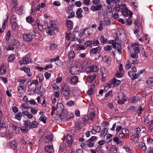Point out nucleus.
<instances>
[{"label":"nucleus","instance_id":"nucleus-1","mask_svg":"<svg viewBox=\"0 0 153 153\" xmlns=\"http://www.w3.org/2000/svg\"><path fill=\"white\" fill-rule=\"evenodd\" d=\"M60 91L62 94L66 97H70L71 91L70 87L67 84H65L62 87Z\"/></svg>","mask_w":153,"mask_h":153},{"label":"nucleus","instance_id":"nucleus-2","mask_svg":"<svg viewBox=\"0 0 153 153\" xmlns=\"http://www.w3.org/2000/svg\"><path fill=\"white\" fill-rule=\"evenodd\" d=\"M120 82V80L116 79L115 78H114L106 85L105 89L108 88H110L119 85Z\"/></svg>","mask_w":153,"mask_h":153},{"label":"nucleus","instance_id":"nucleus-3","mask_svg":"<svg viewBox=\"0 0 153 153\" xmlns=\"http://www.w3.org/2000/svg\"><path fill=\"white\" fill-rule=\"evenodd\" d=\"M121 7L122 9V14L125 16H128V18H130L131 17L132 15L131 13V12H129L128 9L126 7V5L125 4H121Z\"/></svg>","mask_w":153,"mask_h":153},{"label":"nucleus","instance_id":"nucleus-4","mask_svg":"<svg viewBox=\"0 0 153 153\" xmlns=\"http://www.w3.org/2000/svg\"><path fill=\"white\" fill-rule=\"evenodd\" d=\"M117 98H118L117 103L119 104L122 105L127 100L126 97L123 93L121 92L118 94Z\"/></svg>","mask_w":153,"mask_h":153},{"label":"nucleus","instance_id":"nucleus-5","mask_svg":"<svg viewBox=\"0 0 153 153\" xmlns=\"http://www.w3.org/2000/svg\"><path fill=\"white\" fill-rule=\"evenodd\" d=\"M35 33L32 31L28 33L25 34L23 35V39L27 42H30L35 37Z\"/></svg>","mask_w":153,"mask_h":153},{"label":"nucleus","instance_id":"nucleus-6","mask_svg":"<svg viewBox=\"0 0 153 153\" xmlns=\"http://www.w3.org/2000/svg\"><path fill=\"white\" fill-rule=\"evenodd\" d=\"M98 70L97 67L95 65H92L86 68L85 71L87 73L96 72Z\"/></svg>","mask_w":153,"mask_h":153},{"label":"nucleus","instance_id":"nucleus-7","mask_svg":"<svg viewBox=\"0 0 153 153\" xmlns=\"http://www.w3.org/2000/svg\"><path fill=\"white\" fill-rule=\"evenodd\" d=\"M102 21L103 26L105 28L110 26L111 25V22L110 19L107 16H104V19Z\"/></svg>","mask_w":153,"mask_h":153},{"label":"nucleus","instance_id":"nucleus-8","mask_svg":"<svg viewBox=\"0 0 153 153\" xmlns=\"http://www.w3.org/2000/svg\"><path fill=\"white\" fill-rule=\"evenodd\" d=\"M140 131V128L139 127L136 128L135 130V133L133 136H134V140H135L136 139V142H135V143H137L138 142V139L139 137V134Z\"/></svg>","mask_w":153,"mask_h":153},{"label":"nucleus","instance_id":"nucleus-9","mask_svg":"<svg viewBox=\"0 0 153 153\" xmlns=\"http://www.w3.org/2000/svg\"><path fill=\"white\" fill-rule=\"evenodd\" d=\"M78 82V77L76 76H71L68 80V82L72 85H75Z\"/></svg>","mask_w":153,"mask_h":153},{"label":"nucleus","instance_id":"nucleus-10","mask_svg":"<svg viewBox=\"0 0 153 153\" xmlns=\"http://www.w3.org/2000/svg\"><path fill=\"white\" fill-rule=\"evenodd\" d=\"M97 139V137L95 136H93L89 139L87 141V145L90 147H92L94 144V141Z\"/></svg>","mask_w":153,"mask_h":153},{"label":"nucleus","instance_id":"nucleus-11","mask_svg":"<svg viewBox=\"0 0 153 153\" xmlns=\"http://www.w3.org/2000/svg\"><path fill=\"white\" fill-rule=\"evenodd\" d=\"M73 141V140L72 139L71 135L70 134H68L66 139L65 144L67 145V146L69 147H70Z\"/></svg>","mask_w":153,"mask_h":153},{"label":"nucleus","instance_id":"nucleus-12","mask_svg":"<svg viewBox=\"0 0 153 153\" xmlns=\"http://www.w3.org/2000/svg\"><path fill=\"white\" fill-rule=\"evenodd\" d=\"M101 75L102 76L101 80L102 81L105 80L106 76H107V72L105 68L102 67L101 69Z\"/></svg>","mask_w":153,"mask_h":153},{"label":"nucleus","instance_id":"nucleus-13","mask_svg":"<svg viewBox=\"0 0 153 153\" xmlns=\"http://www.w3.org/2000/svg\"><path fill=\"white\" fill-rule=\"evenodd\" d=\"M32 60L31 59L27 57H25L20 60L19 63L21 65H22L23 64H28Z\"/></svg>","mask_w":153,"mask_h":153},{"label":"nucleus","instance_id":"nucleus-14","mask_svg":"<svg viewBox=\"0 0 153 153\" xmlns=\"http://www.w3.org/2000/svg\"><path fill=\"white\" fill-rule=\"evenodd\" d=\"M70 73L73 74H76L79 72V68L76 66L71 67L70 69Z\"/></svg>","mask_w":153,"mask_h":153},{"label":"nucleus","instance_id":"nucleus-15","mask_svg":"<svg viewBox=\"0 0 153 153\" xmlns=\"http://www.w3.org/2000/svg\"><path fill=\"white\" fill-rule=\"evenodd\" d=\"M56 110L57 112L60 113H62L63 111L64 107L62 103H58L56 105Z\"/></svg>","mask_w":153,"mask_h":153},{"label":"nucleus","instance_id":"nucleus-16","mask_svg":"<svg viewBox=\"0 0 153 153\" xmlns=\"http://www.w3.org/2000/svg\"><path fill=\"white\" fill-rule=\"evenodd\" d=\"M21 108L22 111V113L24 114L26 113L27 111H26V110L29 109L30 108V107L27 105L26 104L23 103L22 104L21 106Z\"/></svg>","mask_w":153,"mask_h":153},{"label":"nucleus","instance_id":"nucleus-17","mask_svg":"<svg viewBox=\"0 0 153 153\" xmlns=\"http://www.w3.org/2000/svg\"><path fill=\"white\" fill-rule=\"evenodd\" d=\"M128 74L132 80L137 78L139 76V74H136L135 73H133V72H131V71H129Z\"/></svg>","mask_w":153,"mask_h":153},{"label":"nucleus","instance_id":"nucleus-18","mask_svg":"<svg viewBox=\"0 0 153 153\" xmlns=\"http://www.w3.org/2000/svg\"><path fill=\"white\" fill-rule=\"evenodd\" d=\"M45 150L48 153H53L54 152L52 145L46 146L45 147Z\"/></svg>","mask_w":153,"mask_h":153},{"label":"nucleus","instance_id":"nucleus-19","mask_svg":"<svg viewBox=\"0 0 153 153\" xmlns=\"http://www.w3.org/2000/svg\"><path fill=\"white\" fill-rule=\"evenodd\" d=\"M9 143L10 147L13 149H16L17 144L16 141L12 140L9 141Z\"/></svg>","mask_w":153,"mask_h":153},{"label":"nucleus","instance_id":"nucleus-20","mask_svg":"<svg viewBox=\"0 0 153 153\" xmlns=\"http://www.w3.org/2000/svg\"><path fill=\"white\" fill-rule=\"evenodd\" d=\"M102 7V5L101 4L96 6L92 5L91 6L90 9L92 11H96L100 10Z\"/></svg>","mask_w":153,"mask_h":153},{"label":"nucleus","instance_id":"nucleus-21","mask_svg":"<svg viewBox=\"0 0 153 153\" xmlns=\"http://www.w3.org/2000/svg\"><path fill=\"white\" fill-rule=\"evenodd\" d=\"M20 70L22 71H24L25 72L27 73V75L28 77H31L32 75V74L30 72V70L29 68L27 67H23L20 68Z\"/></svg>","mask_w":153,"mask_h":153},{"label":"nucleus","instance_id":"nucleus-22","mask_svg":"<svg viewBox=\"0 0 153 153\" xmlns=\"http://www.w3.org/2000/svg\"><path fill=\"white\" fill-rule=\"evenodd\" d=\"M18 91L20 93H23L25 91V87L24 84L21 83L18 88Z\"/></svg>","mask_w":153,"mask_h":153},{"label":"nucleus","instance_id":"nucleus-23","mask_svg":"<svg viewBox=\"0 0 153 153\" xmlns=\"http://www.w3.org/2000/svg\"><path fill=\"white\" fill-rule=\"evenodd\" d=\"M53 139V136L51 134L46 135L45 137L44 140L46 143H49L52 141Z\"/></svg>","mask_w":153,"mask_h":153},{"label":"nucleus","instance_id":"nucleus-24","mask_svg":"<svg viewBox=\"0 0 153 153\" xmlns=\"http://www.w3.org/2000/svg\"><path fill=\"white\" fill-rule=\"evenodd\" d=\"M66 26L69 30H71L73 27L74 24L72 21L70 20H67L66 22Z\"/></svg>","mask_w":153,"mask_h":153},{"label":"nucleus","instance_id":"nucleus-25","mask_svg":"<svg viewBox=\"0 0 153 153\" xmlns=\"http://www.w3.org/2000/svg\"><path fill=\"white\" fill-rule=\"evenodd\" d=\"M101 49V48L100 46H98L95 48L91 49L90 50V53L92 54H94L97 53H98V52L100 51Z\"/></svg>","mask_w":153,"mask_h":153},{"label":"nucleus","instance_id":"nucleus-26","mask_svg":"<svg viewBox=\"0 0 153 153\" xmlns=\"http://www.w3.org/2000/svg\"><path fill=\"white\" fill-rule=\"evenodd\" d=\"M101 130V128L99 126H95L93 128L91 132L94 134H95L97 132H99Z\"/></svg>","mask_w":153,"mask_h":153},{"label":"nucleus","instance_id":"nucleus-27","mask_svg":"<svg viewBox=\"0 0 153 153\" xmlns=\"http://www.w3.org/2000/svg\"><path fill=\"white\" fill-rule=\"evenodd\" d=\"M82 10L81 8H79L76 12V16L78 19L81 18L82 16Z\"/></svg>","mask_w":153,"mask_h":153},{"label":"nucleus","instance_id":"nucleus-28","mask_svg":"<svg viewBox=\"0 0 153 153\" xmlns=\"http://www.w3.org/2000/svg\"><path fill=\"white\" fill-rule=\"evenodd\" d=\"M68 56L70 60L72 59H73L75 57V54L74 52L73 51H70L68 53Z\"/></svg>","mask_w":153,"mask_h":153},{"label":"nucleus","instance_id":"nucleus-29","mask_svg":"<svg viewBox=\"0 0 153 153\" xmlns=\"http://www.w3.org/2000/svg\"><path fill=\"white\" fill-rule=\"evenodd\" d=\"M96 77V75L94 73L92 76H88L87 77V80L90 83Z\"/></svg>","mask_w":153,"mask_h":153},{"label":"nucleus","instance_id":"nucleus-30","mask_svg":"<svg viewBox=\"0 0 153 153\" xmlns=\"http://www.w3.org/2000/svg\"><path fill=\"white\" fill-rule=\"evenodd\" d=\"M6 71V68L4 64H2L0 68V74L3 75Z\"/></svg>","mask_w":153,"mask_h":153},{"label":"nucleus","instance_id":"nucleus-31","mask_svg":"<svg viewBox=\"0 0 153 153\" xmlns=\"http://www.w3.org/2000/svg\"><path fill=\"white\" fill-rule=\"evenodd\" d=\"M10 44L13 46H16V47H18L20 44L18 41L15 39L12 40L10 42Z\"/></svg>","mask_w":153,"mask_h":153},{"label":"nucleus","instance_id":"nucleus-32","mask_svg":"<svg viewBox=\"0 0 153 153\" xmlns=\"http://www.w3.org/2000/svg\"><path fill=\"white\" fill-rule=\"evenodd\" d=\"M139 100L137 97H134L130 98L129 100V102L131 103H134L137 102Z\"/></svg>","mask_w":153,"mask_h":153},{"label":"nucleus","instance_id":"nucleus-33","mask_svg":"<svg viewBox=\"0 0 153 153\" xmlns=\"http://www.w3.org/2000/svg\"><path fill=\"white\" fill-rule=\"evenodd\" d=\"M85 49V47L82 45L76 44V50L77 51L84 50Z\"/></svg>","mask_w":153,"mask_h":153},{"label":"nucleus","instance_id":"nucleus-34","mask_svg":"<svg viewBox=\"0 0 153 153\" xmlns=\"http://www.w3.org/2000/svg\"><path fill=\"white\" fill-rule=\"evenodd\" d=\"M117 44L118 45V46L117 47L115 44L113 43V48H117V51H118V53L120 54H121V51L120 50V48H121V45L120 44Z\"/></svg>","mask_w":153,"mask_h":153},{"label":"nucleus","instance_id":"nucleus-35","mask_svg":"<svg viewBox=\"0 0 153 153\" xmlns=\"http://www.w3.org/2000/svg\"><path fill=\"white\" fill-rule=\"evenodd\" d=\"M92 41H87L84 43V45L85 48L91 47L92 45Z\"/></svg>","mask_w":153,"mask_h":153},{"label":"nucleus","instance_id":"nucleus-36","mask_svg":"<svg viewBox=\"0 0 153 153\" xmlns=\"http://www.w3.org/2000/svg\"><path fill=\"white\" fill-rule=\"evenodd\" d=\"M38 125V122L36 121H33L31 123L30 128H34L36 127Z\"/></svg>","mask_w":153,"mask_h":153},{"label":"nucleus","instance_id":"nucleus-37","mask_svg":"<svg viewBox=\"0 0 153 153\" xmlns=\"http://www.w3.org/2000/svg\"><path fill=\"white\" fill-rule=\"evenodd\" d=\"M104 27V26L102 21L101 20L99 22V26L98 27L97 29L99 31H102V30Z\"/></svg>","mask_w":153,"mask_h":153},{"label":"nucleus","instance_id":"nucleus-38","mask_svg":"<svg viewBox=\"0 0 153 153\" xmlns=\"http://www.w3.org/2000/svg\"><path fill=\"white\" fill-rule=\"evenodd\" d=\"M108 132V130L106 128H104L102 129L101 131V135L102 137L105 136Z\"/></svg>","mask_w":153,"mask_h":153},{"label":"nucleus","instance_id":"nucleus-39","mask_svg":"<svg viewBox=\"0 0 153 153\" xmlns=\"http://www.w3.org/2000/svg\"><path fill=\"white\" fill-rule=\"evenodd\" d=\"M13 134L11 132H8V133L6 134V138L7 139H11L12 138Z\"/></svg>","mask_w":153,"mask_h":153},{"label":"nucleus","instance_id":"nucleus-40","mask_svg":"<svg viewBox=\"0 0 153 153\" xmlns=\"http://www.w3.org/2000/svg\"><path fill=\"white\" fill-rule=\"evenodd\" d=\"M49 24L51 25L48 26V27H49V28H55L56 27V22L55 21H51L49 23Z\"/></svg>","mask_w":153,"mask_h":153},{"label":"nucleus","instance_id":"nucleus-41","mask_svg":"<svg viewBox=\"0 0 153 153\" xmlns=\"http://www.w3.org/2000/svg\"><path fill=\"white\" fill-rule=\"evenodd\" d=\"M95 113L94 112H91L88 116V119L91 121H92L94 117Z\"/></svg>","mask_w":153,"mask_h":153},{"label":"nucleus","instance_id":"nucleus-42","mask_svg":"<svg viewBox=\"0 0 153 153\" xmlns=\"http://www.w3.org/2000/svg\"><path fill=\"white\" fill-rule=\"evenodd\" d=\"M146 83L147 85H151L152 83H153V77H150L148 78Z\"/></svg>","mask_w":153,"mask_h":153},{"label":"nucleus","instance_id":"nucleus-43","mask_svg":"<svg viewBox=\"0 0 153 153\" xmlns=\"http://www.w3.org/2000/svg\"><path fill=\"white\" fill-rule=\"evenodd\" d=\"M22 117V113L19 112L16 114L15 118L18 120H20L21 119Z\"/></svg>","mask_w":153,"mask_h":153},{"label":"nucleus","instance_id":"nucleus-44","mask_svg":"<svg viewBox=\"0 0 153 153\" xmlns=\"http://www.w3.org/2000/svg\"><path fill=\"white\" fill-rule=\"evenodd\" d=\"M24 124L26 127L29 129L30 128L31 122L30 121L28 120L26 121L25 122Z\"/></svg>","mask_w":153,"mask_h":153},{"label":"nucleus","instance_id":"nucleus-45","mask_svg":"<svg viewBox=\"0 0 153 153\" xmlns=\"http://www.w3.org/2000/svg\"><path fill=\"white\" fill-rule=\"evenodd\" d=\"M143 110V109L142 108V106L141 105H140L138 108L137 110V115L138 116H141Z\"/></svg>","mask_w":153,"mask_h":153},{"label":"nucleus","instance_id":"nucleus-46","mask_svg":"<svg viewBox=\"0 0 153 153\" xmlns=\"http://www.w3.org/2000/svg\"><path fill=\"white\" fill-rule=\"evenodd\" d=\"M150 123L148 122L147 125L148 126V128L149 132H153V126Z\"/></svg>","mask_w":153,"mask_h":153},{"label":"nucleus","instance_id":"nucleus-47","mask_svg":"<svg viewBox=\"0 0 153 153\" xmlns=\"http://www.w3.org/2000/svg\"><path fill=\"white\" fill-rule=\"evenodd\" d=\"M20 129L22 132L23 133L27 132L30 129L27 128L25 127L22 126L20 127Z\"/></svg>","mask_w":153,"mask_h":153},{"label":"nucleus","instance_id":"nucleus-48","mask_svg":"<svg viewBox=\"0 0 153 153\" xmlns=\"http://www.w3.org/2000/svg\"><path fill=\"white\" fill-rule=\"evenodd\" d=\"M102 60L104 62H107L110 60V58L108 56L105 55L102 57Z\"/></svg>","mask_w":153,"mask_h":153},{"label":"nucleus","instance_id":"nucleus-49","mask_svg":"<svg viewBox=\"0 0 153 153\" xmlns=\"http://www.w3.org/2000/svg\"><path fill=\"white\" fill-rule=\"evenodd\" d=\"M26 21L27 22L29 23H32L33 21V19L32 17L29 16L26 18Z\"/></svg>","mask_w":153,"mask_h":153},{"label":"nucleus","instance_id":"nucleus-50","mask_svg":"<svg viewBox=\"0 0 153 153\" xmlns=\"http://www.w3.org/2000/svg\"><path fill=\"white\" fill-rule=\"evenodd\" d=\"M15 132L16 134H19L20 132V129L19 127L15 125L13 126Z\"/></svg>","mask_w":153,"mask_h":153},{"label":"nucleus","instance_id":"nucleus-51","mask_svg":"<svg viewBox=\"0 0 153 153\" xmlns=\"http://www.w3.org/2000/svg\"><path fill=\"white\" fill-rule=\"evenodd\" d=\"M46 32L47 33L51 36L54 33L53 30L51 29H48L46 30Z\"/></svg>","mask_w":153,"mask_h":153},{"label":"nucleus","instance_id":"nucleus-52","mask_svg":"<svg viewBox=\"0 0 153 153\" xmlns=\"http://www.w3.org/2000/svg\"><path fill=\"white\" fill-rule=\"evenodd\" d=\"M112 135L111 134H108L106 136L107 140L108 142L111 141L112 140Z\"/></svg>","mask_w":153,"mask_h":153},{"label":"nucleus","instance_id":"nucleus-53","mask_svg":"<svg viewBox=\"0 0 153 153\" xmlns=\"http://www.w3.org/2000/svg\"><path fill=\"white\" fill-rule=\"evenodd\" d=\"M15 57L13 54H11L9 56L8 60L9 62H12L15 59Z\"/></svg>","mask_w":153,"mask_h":153},{"label":"nucleus","instance_id":"nucleus-54","mask_svg":"<svg viewBox=\"0 0 153 153\" xmlns=\"http://www.w3.org/2000/svg\"><path fill=\"white\" fill-rule=\"evenodd\" d=\"M110 152L112 153H117V147L114 146H112V149Z\"/></svg>","mask_w":153,"mask_h":153},{"label":"nucleus","instance_id":"nucleus-55","mask_svg":"<svg viewBox=\"0 0 153 153\" xmlns=\"http://www.w3.org/2000/svg\"><path fill=\"white\" fill-rule=\"evenodd\" d=\"M93 45L94 46H98L100 45V43L98 40L94 39L93 40L92 43Z\"/></svg>","mask_w":153,"mask_h":153},{"label":"nucleus","instance_id":"nucleus-56","mask_svg":"<svg viewBox=\"0 0 153 153\" xmlns=\"http://www.w3.org/2000/svg\"><path fill=\"white\" fill-rule=\"evenodd\" d=\"M100 41L101 43H105L107 41V39L105 38L104 36L102 35L100 38Z\"/></svg>","mask_w":153,"mask_h":153},{"label":"nucleus","instance_id":"nucleus-57","mask_svg":"<svg viewBox=\"0 0 153 153\" xmlns=\"http://www.w3.org/2000/svg\"><path fill=\"white\" fill-rule=\"evenodd\" d=\"M124 71H123L121 72L117 73L116 74L115 76L117 78L122 77L123 76V74H124Z\"/></svg>","mask_w":153,"mask_h":153},{"label":"nucleus","instance_id":"nucleus-58","mask_svg":"<svg viewBox=\"0 0 153 153\" xmlns=\"http://www.w3.org/2000/svg\"><path fill=\"white\" fill-rule=\"evenodd\" d=\"M104 49L106 51H110L112 49V46L110 45L106 46L104 47Z\"/></svg>","mask_w":153,"mask_h":153},{"label":"nucleus","instance_id":"nucleus-59","mask_svg":"<svg viewBox=\"0 0 153 153\" xmlns=\"http://www.w3.org/2000/svg\"><path fill=\"white\" fill-rule=\"evenodd\" d=\"M140 145H141V149L143 151H145L146 150V147L144 143L141 142L140 143Z\"/></svg>","mask_w":153,"mask_h":153},{"label":"nucleus","instance_id":"nucleus-60","mask_svg":"<svg viewBox=\"0 0 153 153\" xmlns=\"http://www.w3.org/2000/svg\"><path fill=\"white\" fill-rule=\"evenodd\" d=\"M39 120L42 121L44 123H46L47 118L45 116H41L39 118Z\"/></svg>","mask_w":153,"mask_h":153},{"label":"nucleus","instance_id":"nucleus-61","mask_svg":"<svg viewBox=\"0 0 153 153\" xmlns=\"http://www.w3.org/2000/svg\"><path fill=\"white\" fill-rule=\"evenodd\" d=\"M24 114L25 115L27 116L29 119L32 118L33 117V115L31 114H30L28 111H27L26 113H24Z\"/></svg>","mask_w":153,"mask_h":153},{"label":"nucleus","instance_id":"nucleus-62","mask_svg":"<svg viewBox=\"0 0 153 153\" xmlns=\"http://www.w3.org/2000/svg\"><path fill=\"white\" fill-rule=\"evenodd\" d=\"M6 50L7 51L13 50H14V47L11 44L9 45L7 47Z\"/></svg>","mask_w":153,"mask_h":153},{"label":"nucleus","instance_id":"nucleus-63","mask_svg":"<svg viewBox=\"0 0 153 153\" xmlns=\"http://www.w3.org/2000/svg\"><path fill=\"white\" fill-rule=\"evenodd\" d=\"M24 11L23 7V6L20 7L19 9L17 10V13L18 14L22 13Z\"/></svg>","mask_w":153,"mask_h":153},{"label":"nucleus","instance_id":"nucleus-64","mask_svg":"<svg viewBox=\"0 0 153 153\" xmlns=\"http://www.w3.org/2000/svg\"><path fill=\"white\" fill-rule=\"evenodd\" d=\"M74 102L73 100H70L67 103V105L70 107H71L74 105Z\"/></svg>","mask_w":153,"mask_h":153}]
</instances>
